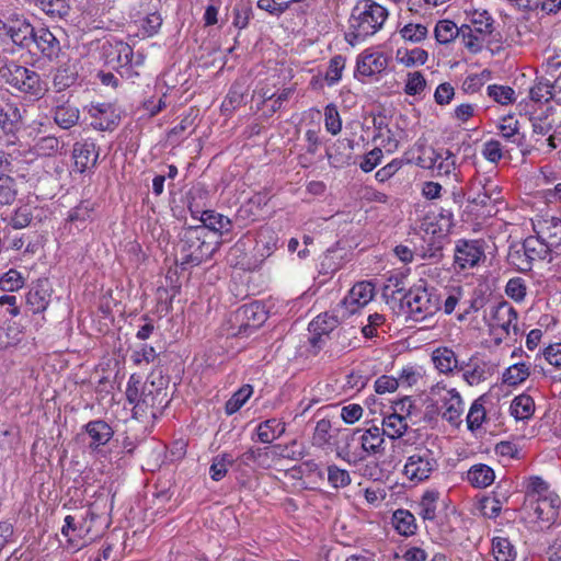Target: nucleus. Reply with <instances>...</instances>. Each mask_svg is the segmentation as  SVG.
<instances>
[{"label":"nucleus","mask_w":561,"mask_h":561,"mask_svg":"<svg viewBox=\"0 0 561 561\" xmlns=\"http://www.w3.org/2000/svg\"><path fill=\"white\" fill-rule=\"evenodd\" d=\"M8 33L3 45L11 43L19 48H30L34 42L36 28L24 18L12 15L8 19Z\"/></svg>","instance_id":"obj_13"},{"label":"nucleus","mask_w":561,"mask_h":561,"mask_svg":"<svg viewBox=\"0 0 561 561\" xmlns=\"http://www.w3.org/2000/svg\"><path fill=\"white\" fill-rule=\"evenodd\" d=\"M388 67V58L382 53L364 54L357 61V69L363 76L371 77Z\"/></svg>","instance_id":"obj_32"},{"label":"nucleus","mask_w":561,"mask_h":561,"mask_svg":"<svg viewBox=\"0 0 561 561\" xmlns=\"http://www.w3.org/2000/svg\"><path fill=\"white\" fill-rule=\"evenodd\" d=\"M434 35L439 44H449L459 36V27L450 20H440L435 25Z\"/></svg>","instance_id":"obj_43"},{"label":"nucleus","mask_w":561,"mask_h":561,"mask_svg":"<svg viewBox=\"0 0 561 561\" xmlns=\"http://www.w3.org/2000/svg\"><path fill=\"white\" fill-rule=\"evenodd\" d=\"M202 225L199 227L206 228V236L209 237L210 232L219 233L220 236L228 234L232 230V221L214 210H205L201 216Z\"/></svg>","instance_id":"obj_29"},{"label":"nucleus","mask_w":561,"mask_h":561,"mask_svg":"<svg viewBox=\"0 0 561 561\" xmlns=\"http://www.w3.org/2000/svg\"><path fill=\"white\" fill-rule=\"evenodd\" d=\"M428 54L423 48H413L410 50H398L397 59L405 67L422 66L426 62Z\"/></svg>","instance_id":"obj_46"},{"label":"nucleus","mask_w":561,"mask_h":561,"mask_svg":"<svg viewBox=\"0 0 561 561\" xmlns=\"http://www.w3.org/2000/svg\"><path fill=\"white\" fill-rule=\"evenodd\" d=\"M423 168L432 169L439 175H449L456 169V156L448 149H430V154L420 158Z\"/></svg>","instance_id":"obj_20"},{"label":"nucleus","mask_w":561,"mask_h":561,"mask_svg":"<svg viewBox=\"0 0 561 561\" xmlns=\"http://www.w3.org/2000/svg\"><path fill=\"white\" fill-rule=\"evenodd\" d=\"M426 87V80L420 71H413L408 73L407 82L404 85V92L408 95H416L424 91Z\"/></svg>","instance_id":"obj_63"},{"label":"nucleus","mask_w":561,"mask_h":561,"mask_svg":"<svg viewBox=\"0 0 561 561\" xmlns=\"http://www.w3.org/2000/svg\"><path fill=\"white\" fill-rule=\"evenodd\" d=\"M552 83L547 79H539L530 89V98L535 102H547L556 99Z\"/></svg>","instance_id":"obj_54"},{"label":"nucleus","mask_w":561,"mask_h":561,"mask_svg":"<svg viewBox=\"0 0 561 561\" xmlns=\"http://www.w3.org/2000/svg\"><path fill=\"white\" fill-rule=\"evenodd\" d=\"M468 201L484 208L486 216H495L500 206L504 205L502 188L496 176L477 174L470 183Z\"/></svg>","instance_id":"obj_4"},{"label":"nucleus","mask_w":561,"mask_h":561,"mask_svg":"<svg viewBox=\"0 0 561 561\" xmlns=\"http://www.w3.org/2000/svg\"><path fill=\"white\" fill-rule=\"evenodd\" d=\"M484 257V249L479 240H459L455 249V264L461 268L474 267Z\"/></svg>","instance_id":"obj_18"},{"label":"nucleus","mask_w":561,"mask_h":561,"mask_svg":"<svg viewBox=\"0 0 561 561\" xmlns=\"http://www.w3.org/2000/svg\"><path fill=\"white\" fill-rule=\"evenodd\" d=\"M489 327L496 335V340L502 341L512 333L517 335V312L506 301L499 302L491 308Z\"/></svg>","instance_id":"obj_8"},{"label":"nucleus","mask_w":561,"mask_h":561,"mask_svg":"<svg viewBox=\"0 0 561 561\" xmlns=\"http://www.w3.org/2000/svg\"><path fill=\"white\" fill-rule=\"evenodd\" d=\"M507 261L520 272H528L533 267V262L528 259V254L523 244H516L510 248Z\"/></svg>","instance_id":"obj_42"},{"label":"nucleus","mask_w":561,"mask_h":561,"mask_svg":"<svg viewBox=\"0 0 561 561\" xmlns=\"http://www.w3.org/2000/svg\"><path fill=\"white\" fill-rule=\"evenodd\" d=\"M458 37L461 39L463 46L471 53H479L485 39V36L476 33L473 28L467 24H463L459 27Z\"/></svg>","instance_id":"obj_44"},{"label":"nucleus","mask_w":561,"mask_h":561,"mask_svg":"<svg viewBox=\"0 0 561 561\" xmlns=\"http://www.w3.org/2000/svg\"><path fill=\"white\" fill-rule=\"evenodd\" d=\"M253 393V388L250 385L242 386L236 391L231 398L226 402L225 410L228 415L238 412L244 403L250 399Z\"/></svg>","instance_id":"obj_47"},{"label":"nucleus","mask_w":561,"mask_h":561,"mask_svg":"<svg viewBox=\"0 0 561 561\" xmlns=\"http://www.w3.org/2000/svg\"><path fill=\"white\" fill-rule=\"evenodd\" d=\"M345 68V58L341 55L334 56L330 62L325 73L328 85L336 84L342 78V71Z\"/></svg>","instance_id":"obj_58"},{"label":"nucleus","mask_w":561,"mask_h":561,"mask_svg":"<svg viewBox=\"0 0 561 561\" xmlns=\"http://www.w3.org/2000/svg\"><path fill=\"white\" fill-rule=\"evenodd\" d=\"M403 302L414 321H423L440 310L442 295L436 288L420 284L409 289Z\"/></svg>","instance_id":"obj_5"},{"label":"nucleus","mask_w":561,"mask_h":561,"mask_svg":"<svg viewBox=\"0 0 561 561\" xmlns=\"http://www.w3.org/2000/svg\"><path fill=\"white\" fill-rule=\"evenodd\" d=\"M353 149L352 140L340 139L332 149L327 150V157L331 165L340 167L348 162Z\"/></svg>","instance_id":"obj_37"},{"label":"nucleus","mask_w":561,"mask_h":561,"mask_svg":"<svg viewBox=\"0 0 561 561\" xmlns=\"http://www.w3.org/2000/svg\"><path fill=\"white\" fill-rule=\"evenodd\" d=\"M328 481L332 488L343 489L352 483V478L346 469L330 465L328 466Z\"/></svg>","instance_id":"obj_52"},{"label":"nucleus","mask_w":561,"mask_h":561,"mask_svg":"<svg viewBox=\"0 0 561 561\" xmlns=\"http://www.w3.org/2000/svg\"><path fill=\"white\" fill-rule=\"evenodd\" d=\"M389 16L386 7L374 0H358L352 9L345 41L356 46L378 33Z\"/></svg>","instance_id":"obj_1"},{"label":"nucleus","mask_w":561,"mask_h":561,"mask_svg":"<svg viewBox=\"0 0 561 561\" xmlns=\"http://www.w3.org/2000/svg\"><path fill=\"white\" fill-rule=\"evenodd\" d=\"M0 79L11 88L32 96L44 94L41 76L13 60H9L0 53Z\"/></svg>","instance_id":"obj_3"},{"label":"nucleus","mask_w":561,"mask_h":561,"mask_svg":"<svg viewBox=\"0 0 561 561\" xmlns=\"http://www.w3.org/2000/svg\"><path fill=\"white\" fill-rule=\"evenodd\" d=\"M358 433L357 430H345L342 433L341 442L336 447V456L343 461L347 462L351 466H356L357 463L364 461V455L359 449H353V444L358 443Z\"/></svg>","instance_id":"obj_23"},{"label":"nucleus","mask_w":561,"mask_h":561,"mask_svg":"<svg viewBox=\"0 0 561 561\" xmlns=\"http://www.w3.org/2000/svg\"><path fill=\"white\" fill-rule=\"evenodd\" d=\"M233 463V458L229 454H220L213 458L209 474L214 481H220Z\"/></svg>","instance_id":"obj_48"},{"label":"nucleus","mask_w":561,"mask_h":561,"mask_svg":"<svg viewBox=\"0 0 561 561\" xmlns=\"http://www.w3.org/2000/svg\"><path fill=\"white\" fill-rule=\"evenodd\" d=\"M324 126L327 131L333 136L337 135L342 129V119L334 104H329L324 108Z\"/></svg>","instance_id":"obj_57"},{"label":"nucleus","mask_w":561,"mask_h":561,"mask_svg":"<svg viewBox=\"0 0 561 561\" xmlns=\"http://www.w3.org/2000/svg\"><path fill=\"white\" fill-rule=\"evenodd\" d=\"M72 158L75 168L80 173H83L90 165H95L99 158L95 142L91 139L76 142L72 149Z\"/></svg>","instance_id":"obj_25"},{"label":"nucleus","mask_w":561,"mask_h":561,"mask_svg":"<svg viewBox=\"0 0 561 561\" xmlns=\"http://www.w3.org/2000/svg\"><path fill=\"white\" fill-rule=\"evenodd\" d=\"M42 55L48 59H56L61 50L57 37L46 27H39L34 33V42Z\"/></svg>","instance_id":"obj_26"},{"label":"nucleus","mask_w":561,"mask_h":561,"mask_svg":"<svg viewBox=\"0 0 561 561\" xmlns=\"http://www.w3.org/2000/svg\"><path fill=\"white\" fill-rule=\"evenodd\" d=\"M278 234L270 227H262L255 239V253L262 259H266L277 249Z\"/></svg>","instance_id":"obj_31"},{"label":"nucleus","mask_w":561,"mask_h":561,"mask_svg":"<svg viewBox=\"0 0 561 561\" xmlns=\"http://www.w3.org/2000/svg\"><path fill=\"white\" fill-rule=\"evenodd\" d=\"M24 278L16 270H9L0 276V289L3 291H15L22 288Z\"/></svg>","instance_id":"obj_56"},{"label":"nucleus","mask_w":561,"mask_h":561,"mask_svg":"<svg viewBox=\"0 0 561 561\" xmlns=\"http://www.w3.org/2000/svg\"><path fill=\"white\" fill-rule=\"evenodd\" d=\"M375 296V286L371 282L363 280L356 283L342 300V305L348 314L357 312L367 306Z\"/></svg>","instance_id":"obj_17"},{"label":"nucleus","mask_w":561,"mask_h":561,"mask_svg":"<svg viewBox=\"0 0 561 561\" xmlns=\"http://www.w3.org/2000/svg\"><path fill=\"white\" fill-rule=\"evenodd\" d=\"M15 180L9 175H0V205H11L16 199Z\"/></svg>","instance_id":"obj_51"},{"label":"nucleus","mask_w":561,"mask_h":561,"mask_svg":"<svg viewBox=\"0 0 561 561\" xmlns=\"http://www.w3.org/2000/svg\"><path fill=\"white\" fill-rule=\"evenodd\" d=\"M54 122L62 129H69L77 125L80 118L79 108L67 102L57 101L51 110Z\"/></svg>","instance_id":"obj_30"},{"label":"nucleus","mask_w":561,"mask_h":561,"mask_svg":"<svg viewBox=\"0 0 561 561\" xmlns=\"http://www.w3.org/2000/svg\"><path fill=\"white\" fill-rule=\"evenodd\" d=\"M437 455L426 446H417L407 457L403 474L413 483L427 481L438 469Z\"/></svg>","instance_id":"obj_7"},{"label":"nucleus","mask_w":561,"mask_h":561,"mask_svg":"<svg viewBox=\"0 0 561 561\" xmlns=\"http://www.w3.org/2000/svg\"><path fill=\"white\" fill-rule=\"evenodd\" d=\"M488 95L501 105L515 102V91L507 85L492 84L488 87Z\"/></svg>","instance_id":"obj_53"},{"label":"nucleus","mask_w":561,"mask_h":561,"mask_svg":"<svg viewBox=\"0 0 561 561\" xmlns=\"http://www.w3.org/2000/svg\"><path fill=\"white\" fill-rule=\"evenodd\" d=\"M205 227H188L180 234L176 247V262L183 268L196 266L211 257L217 249V242L208 241Z\"/></svg>","instance_id":"obj_2"},{"label":"nucleus","mask_w":561,"mask_h":561,"mask_svg":"<svg viewBox=\"0 0 561 561\" xmlns=\"http://www.w3.org/2000/svg\"><path fill=\"white\" fill-rule=\"evenodd\" d=\"M439 492L437 490H427L423 493L419 503V515L424 520H434L436 518L437 502L439 500Z\"/></svg>","instance_id":"obj_39"},{"label":"nucleus","mask_w":561,"mask_h":561,"mask_svg":"<svg viewBox=\"0 0 561 561\" xmlns=\"http://www.w3.org/2000/svg\"><path fill=\"white\" fill-rule=\"evenodd\" d=\"M530 375V366L526 363H516L503 374V382L508 386H518L523 383Z\"/></svg>","instance_id":"obj_41"},{"label":"nucleus","mask_w":561,"mask_h":561,"mask_svg":"<svg viewBox=\"0 0 561 561\" xmlns=\"http://www.w3.org/2000/svg\"><path fill=\"white\" fill-rule=\"evenodd\" d=\"M490 78L491 72L488 70H483L480 73L470 75L465 79L462 88L467 93H476L480 91V89Z\"/></svg>","instance_id":"obj_64"},{"label":"nucleus","mask_w":561,"mask_h":561,"mask_svg":"<svg viewBox=\"0 0 561 561\" xmlns=\"http://www.w3.org/2000/svg\"><path fill=\"white\" fill-rule=\"evenodd\" d=\"M234 320L239 323L238 331L234 334L249 336L267 320V312L263 305L254 301L240 307L236 311Z\"/></svg>","instance_id":"obj_12"},{"label":"nucleus","mask_w":561,"mask_h":561,"mask_svg":"<svg viewBox=\"0 0 561 561\" xmlns=\"http://www.w3.org/2000/svg\"><path fill=\"white\" fill-rule=\"evenodd\" d=\"M510 411L516 420L529 419L535 411L534 399L528 394L517 396L512 401Z\"/></svg>","instance_id":"obj_40"},{"label":"nucleus","mask_w":561,"mask_h":561,"mask_svg":"<svg viewBox=\"0 0 561 561\" xmlns=\"http://www.w3.org/2000/svg\"><path fill=\"white\" fill-rule=\"evenodd\" d=\"M412 403L409 399L396 402L393 411L383 415L381 431L390 439H399L403 437L409 430L408 416L410 415V409Z\"/></svg>","instance_id":"obj_11"},{"label":"nucleus","mask_w":561,"mask_h":561,"mask_svg":"<svg viewBox=\"0 0 561 561\" xmlns=\"http://www.w3.org/2000/svg\"><path fill=\"white\" fill-rule=\"evenodd\" d=\"M385 434L380 427L373 425L366 430H360L358 433V443L360 444V453L364 455V460L371 455L382 454L385 450Z\"/></svg>","instance_id":"obj_22"},{"label":"nucleus","mask_w":561,"mask_h":561,"mask_svg":"<svg viewBox=\"0 0 561 561\" xmlns=\"http://www.w3.org/2000/svg\"><path fill=\"white\" fill-rule=\"evenodd\" d=\"M458 371H461L462 380L470 387L479 386L493 374L492 366L477 355H472L468 362H462Z\"/></svg>","instance_id":"obj_16"},{"label":"nucleus","mask_w":561,"mask_h":561,"mask_svg":"<svg viewBox=\"0 0 561 561\" xmlns=\"http://www.w3.org/2000/svg\"><path fill=\"white\" fill-rule=\"evenodd\" d=\"M434 393L438 396L442 417L451 425L460 424L465 411V402L460 392L456 388H447L437 383Z\"/></svg>","instance_id":"obj_10"},{"label":"nucleus","mask_w":561,"mask_h":561,"mask_svg":"<svg viewBox=\"0 0 561 561\" xmlns=\"http://www.w3.org/2000/svg\"><path fill=\"white\" fill-rule=\"evenodd\" d=\"M526 291V282L520 277L511 278L505 286V294L516 302H522L525 299Z\"/></svg>","instance_id":"obj_61"},{"label":"nucleus","mask_w":561,"mask_h":561,"mask_svg":"<svg viewBox=\"0 0 561 561\" xmlns=\"http://www.w3.org/2000/svg\"><path fill=\"white\" fill-rule=\"evenodd\" d=\"M495 561H513L515 552L512 543L506 538H495L492 543Z\"/></svg>","instance_id":"obj_55"},{"label":"nucleus","mask_w":561,"mask_h":561,"mask_svg":"<svg viewBox=\"0 0 561 561\" xmlns=\"http://www.w3.org/2000/svg\"><path fill=\"white\" fill-rule=\"evenodd\" d=\"M87 110L92 118L91 126L96 130H113L119 124L121 116L111 103H91Z\"/></svg>","instance_id":"obj_15"},{"label":"nucleus","mask_w":561,"mask_h":561,"mask_svg":"<svg viewBox=\"0 0 561 561\" xmlns=\"http://www.w3.org/2000/svg\"><path fill=\"white\" fill-rule=\"evenodd\" d=\"M32 2H35L46 14L51 16H66L70 9L67 0H32Z\"/></svg>","instance_id":"obj_50"},{"label":"nucleus","mask_w":561,"mask_h":561,"mask_svg":"<svg viewBox=\"0 0 561 561\" xmlns=\"http://www.w3.org/2000/svg\"><path fill=\"white\" fill-rule=\"evenodd\" d=\"M525 248L528 259L534 263L535 261L545 260L551 250L541 242L536 236L528 237L522 243Z\"/></svg>","instance_id":"obj_45"},{"label":"nucleus","mask_w":561,"mask_h":561,"mask_svg":"<svg viewBox=\"0 0 561 561\" xmlns=\"http://www.w3.org/2000/svg\"><path fill=\"white\" fill-rule=\"evenodd\" d=\"M391 523L394 529L402 536L409 537L415 534V517L408 510H397L392 514Z\"/></svg>","instance_id":"obj_35"},{"label":"nucleus","mask_w":561,"mask_h":561,"mask_svg":"<svg viewBox=\"0 0 561 561\" xmlns=\"http://www.w3.org/2000/svg\"><path fill=\"white\" fill-rule=\"evenodd\" d=\"M84 432L89 437V448L92 451H100L113 437L114 431L103 420L90 421L84 425Z\"/></svg>","instance_id":"obj_24"},{"label":"nucleus","mask_w":561,"mask_h":561,"mask_svg":"<svg viewBox=\"0 0 561 561\" xmlns=\"http://www.w3.org/2000/svg\"><path fill=\"white\" fill-rule=\"evenodd\" d=\"M485 401L486 396L482 394L479 398H477L469 409V412L467 414V426L468 430L471 432H474L476 430L480 428L485 421L486 417V411H485Z\"/></svg>","instance_id":"obj_38"},{"label":"nucleus","mask_w":561,"mask_h":561,"mask_svg":"<svg viewBox=\"0 0 561 561\" xmlns=\"http://www.w3.org/2000/svg\"><path fill=\"white\" fill-rule=\"evenodd\" d=\"M285 423L277 419H268L256 427L257 439L263 444H271L285 433Z\"/></svg>","instance_id":"obj_33"},{"label":"nucleus","mask_w":561,"mask_h":561,"mask_svg":"<svg viewBox=\"0 0 561 561\" xmlns=\"http://www.w3.org/2000/svg\"><path fill=\"white\" fill-rule=\"evenodd\" d=\"M467 479L472 486L484 489L493 483L495 474L491 467L478 463L469 469Z\"/></svg>","instance_id":"obj_34"},{"label":"nucleus","mask_w":561,"mask_h":561,"mask_svg":"<svg viewBox=\"0 0 561 561\" xmlns=\"http://www.w3.org/2000/svg\"><path fill=\"white\" fill-rule=\"evenodd\" d=\"M117 51V64L118 66L124 69L122 71V76L127 75L130 76L129 71L133 67V59H134V50L128 44L121 43L116 46Z\"/></svg>","instance_id":"obj_62"},{"label":"nucleus","mask_w":561,"mask_h":561,"mask_svg":"<svg viewBox=\"0 0 561 561\" xmlns=\"http://www.w3.org/2000/svg\"><path fill=\"white\" fill-rule=\"evenodd\" d=\"M536 237L550 250L561 245V219L556 216L543 215L533 221Z\"/></svg>","instance_id":"obj_14"},{"label":"nucleus","mask_w":561,"mask_h":561,"mask_svg":"<svg viewBox=\"0 0 561 561\" xmlns=\"http://www.w3.org/2000/svg\"><path fill=\"white\" fill-rule=\"evenodd\" d=\"M537 520L553 524L559 515L561 499L558 494H547L545 497H536L527 501Z\"/></svg>","instance_id":"obj_19"},{"label":"nucleus","mask_w":561,"mask_h":561,"mask_svg":"<svg viewBox=\"0 0 561 561\" xmlns=\"http://www.w3.org/2000/svg\"><path fill=\"white\" fill-rule=\"evenodd\" d=\"M471 27L482 36H488L493 32V19L486 11H474L471 15Z\"/></svg>","instance_id":"obj_49"},{"label":"nucleus","mask_w":561,"mask_h":561,"mask_svg":"<svg viewBox=\"0 0 561 561\" xmlns=\"http://www.w3.org/2000/svg\"><path fill=\"white\" fill-rule=\"evenodd\" d=\"M98 515L92 510H87L80 516L67 515L64 519L61 534L67 538V549L73 552L90 543L95 535L92 534L93 524Z\"/></svg>","instance_id":"obj_6"},{"label":"nucleus","mask_w":561,"mask_h":561,"mask_svg":"<svg viewBox=\"0 0 561 561\" xmlns=\"http://www.w3.org/2000/svg\"><path fill=\"white\" fill-rule=\"evenodd\" d=\"M162 24V18L159 13L147 14L140 21V32L144 37H151L158 33Z\"/></svg>","instance_id":"obj_60"},{"label":"nucleus","mask_w":561,"mask_h":561,"mask_svg":"<svg viewBox=\"0 0 561 561\" xmlns=\"http://www.w3.org/2000/svg\"><path fill=\"white\" fill-rule=\"evenodd\" d=\"M167 392L156 387L154 382L144 383L142 397L136 407H133L134 417L146 421L148 417L157 419L165 404Z\"/></svg>","instance_id":"obj_9"},{"label":"nucleus","mask_w":561,"mask_h":561,"mask_svg":"<svg viewBox=\"0 0 561 561\" xmlns=\"http://www.w3.org/2000/svg\"><path fill=\"white\" fill-rule=\"evenodd\" d=\"M499 130L501 137L507 142L516 146H522L524 141V135L519 131V123L513 116H505L499 124Z\"/></svg>","instance_id":"obj_36"},{"label":"nucleus","mask_w":561,"mask_h":561,"mask_svg":"<svg viewBox=\"0 0 561 561\" xmlns=\"http://www.w3.org/2000/svg\"><path fill=\"white\" fill-rule=\"evenodd\" d=\"M49 301L50 288L47 279L38 280L26 295V304L33 313L45 311Z\"/></svg>","instance_id":"obj_27"},{"label":"nucleus","mask_w":561,"mask_h":561,"mask_svg":"<svg viewBox=\"0 0 561 561\" xmlns=\"http://www.w3.org/2000/svg\"><path fill=\"white\" fill-rule=\"evenodd\" d=\"M401 37L412 43H419L426 38L427 27L423 24L409 23L399 31Z\"/></svg>","instance_id":"obj_59"},{"label":"nucleus","mask_w":561,"mask_h":561,"mask_svg":"<svg viewBox=\"0 0 561 561\" xmlns=\"http://www.w3.org/2000/svg\"><path fill=\"white\" fill-rule=\"evenodd\" d=\"M337 319L328 313L319 314L309 324L311 332L310 344L320 350L325 344V340L337 327Z\"/></svg>","instance_id":"obj_21"},{"label":"nucleus","mask_w":561,"mask_h":561,"mask_svg":"<svg viewBox=\"0 0 561 561\" xmlns=\"http://www.w3.org/2000/svg\"><path fill=\"white\" fill-rule=\"evenodd\" d=\"M432 360L436 369L445 375L458 371L461 365L456 353L447 346H439L435 348L432 353Z\"/></svg>","instance_id":"obj_28"}]
</instances>
